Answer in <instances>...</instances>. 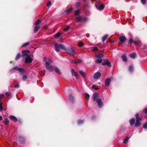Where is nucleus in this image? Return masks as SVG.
I'll return each mask as SVG.
<instances>
[{
    "label": "nucleus",
    "instance_id": "obj_2",
    "mask_svg": "<svg viewBox=\"0 0 147 147\" xmlns=\"http://www.w3.org/2000/svg\"><path fill=\"white\" fill-rule=\"evenodd\" d=\"M104 55L102 53H99L96 55L95 56L96 58L97 59L95 61L96 63H100L102 62V59H101L104 57Z\"/></svg>",
    "mask_w": 147,
    "mask_h": 147
},
{
    "label": "nucleus",
    "instance_id": "obj_34",
    "mask_svg": "<svg viewBox=\"0 0 147 147\" xmlns=\"http://www.w3.org/2000/svg\"><path fill=\"white\" fill-rule=\"evenodd\" d=\"M91 50L92 51H96L98 50V48L97 47H92L91 48Z\"/></svg>",
    "mask_w": 147,
    "mask_h": 147
},
{
    "label": "nucleus",
    "instance_id": "obj_21",
    "mask_svg": "<svg viewBox=\"0 0 147 147\" xmlns=\"http://www.w3.org/2000/svg\"><path fill=\"white\" fill-rule=\"evenodd\" d=\"M79 73L81 76L83 78H85L86 77V75L84 72L82 70H80L79 71Z\"/></svg>",
    "mask_w": 147,
    "mask_h": 147
},
{
    "label": "nucleus",
    "instance_id": "obj_24",
    "mask_svg": "<svg viewBox=\"0 0 147 147\" xmlns=\"http://www.w3.org/2000/svg\"><path fill=\"white\" fill-rule=\"evenodd\" d=\"M61 35V32H58L55 35L54 38H58Z\"/></svg>",
    "mask_w": 147,
    "mask_h": 147
},
{
    "label": "nucleus",
    "instance_id": "obj_64",
    "mask_svg": "<svg viewBox=\"0 0 147 147\" xmlns=\"http://www.w3.org/2000/svg\"><path fill=\"white\" fill-rule=\"evenodd\" d=\"M19 122H20V121H19Z\"/></svg>",
    "mask_w": 147,
    "mask_h": 147
},
{
    "label": "nucleus",
    "instance_id": "obj_14",
    "mask_svg": "<svg viewBox=\"0 0 147 147\" xmlns=\"http://www.w3.org/2000/svg\"><path fill=\"white\" fill-rule=\"evenodd\" d=\"M111 82V80L110 78L106 79L105 81V84L106 86L107 87L109 85L110 83Z\"/></svg>",
    "mask_w": 147,
    "mask_h": 147
},
{
    "label": "nucleus",
    "instance_id": "obj_10",
    "mask_svg": "<svg viewBox=\"0 0 147 147\" xmlns=\"http://www.w3.org/2000/svg\"><path fill=\"white\" fill-rule=\"evenodd\" d=\"M101 73L99 72H96L94 75L93 77L95 79H98L101 76Z\"/></svg>",
    "mask_w": 147,
    "mask_h": 147
},
{
    "label": "nucleus",
    "instance_id": "obj_29",
    "mask_svg": "<svg viewBox=\"0 0 147 147\" xmlns=\"http://www.w3.org/2000/svg\"><path fill=\"white\" fill-rule=\"evenodd\" d=\"M71 72L73 75L74 76L76 77H77V74L74 69H71Z\"/></svg>",
    "mask_w": 147,
    "mask_h": 147
},
{
    "label": "nucleus",
    "instance_id": "obj_40",
    "mask_svg": "<svg viewBox=\"0 0 147 147\" xmlns=\"http://www.w3.org/2000/svg\"><path fill=\"white\" fill-rule=\"evenodd\" d=\"M133 67L132 65L129 66V70L130 72H132L133 71Z\"/></svg>",
    "mask_w": 147,
    "mask_h": 147
},
{
    "label": "nucleus",
    "instance_id": "obj_44",
    "mask_svg": "<svg viewBox=\"0 0 147 147\" xmlns=\"http://www.w3.org/2000/svg\"><path fill=\"white\" fill-rule=\"evenodd\" d=\"M84 123V121L83 120H79L78 122V124L80 125L83 123Z\"/></svg>",
    "mask_w": 147,
    "mask_h": 147
},
{
    "label": "nucleus",
    "instance_id": "obj_51",
    "mask_svg": "<svg viewBox=\"0 0 147 147\" xmlns=\"http://www.w3.org/2000/svg\"><path fill=\"white\" fill-rule=\"evenodd\" d=\"M27 78V76L25 75L24 76H23V78H22L23 79V80H25Z\"/></svg>",
    "mask_w": 147,
    "mask_h": 147
},
{
    "label": "nucleus",
    "instance_id": "obj_28",
    "mask_svg": "<svg viewBox=\"0 0 147 147\" xmlns=\"http://www.w3.org/2000/svg\"><path fill=\"white\" fill-rule=\"evenodd\" d=\"M81 13L80 10L79 9L75 11L74 15L75 16H78L80 15Z\"/></svg>",
    "mask_w": 147,
    "mask_h": 147
},
{
    "label": "nucleus",
    "instance_id": "obj_35",
    "mask_svg": "<svg viewBox=\"0 0 147 147\" xmlns=\"http://www.w3.org/2000/svg\"><path fill=\"white\" fill-rule=\"evenodd\" d=\"M121 57L123 61H127L126 56L125 55H123L121 56Z\"/></svg>",
    "mask_w": 147,
    "mask_h": 147
},
{
    "label": "nucleus",
    "instance_id": "obj_31",
    "mask_svg": "<svg viewBox=\"0 0 147 147\" xmlns=\"http://www.w3.org/2000/svg\"><path fill=\"white\" fill-rule=\"evenodd\" d=\"M82 60L80 59H77L76 61H74V64L80 63L82 62Z\"/></svg>",
    "mask_w": 147,
    "mask_h": 147
},
{
    "label": "nucleus",
    "instance_id": "obj_52",
    "mask_svg": "<svg viewBox=\"0 0 147 147\" xmlns=\"http://www.w3.org/2000/svg\"><path fill=\"white\" fill-rule=\"evenodd\" d=\"M80 4H81V3L80 2H78V3H76V7H78L80 5Z\"/></svg>",
    "mask_w": 147,
    "mask_h": 147
},
{
    "label": "nucleus",
    "instance_id": "obj_12",
    "mask_svg": "<svg viewBox=\"0 0 147 147\" xmlns=\"http://www.w3.org/2000/svg\"><path fill=\"white\" fill-rule=\"evenodd\" d=\"M17 138L18 140L20 142L23 143L24 142L25 139V138L21 136H18L17 137Z\"/></svg>",
    "mask_w": 147,
    "mask_h": 147
},
{
    "label": "nucleus",
    "instance_id": "obj_33",
    "mask_svg": "<svg viewBox=\"0 0 147 147\" xmlns=\"http://www.w3.org/2000/svg\"><path fill=\"white\" fill-rule=\"evenodd\" d=\"M108 35H105L103 36L102 38V40L103 42H104L106 39L108 38Z\"/></svg>",
    "mask_w": 147,
    "mask_h": 147
},
{
    "label": "nucleus",
    "instance_id": "obj_18",
    "mask_svg": "<svg viewBox=\"0 0 147 147\" xmlns=\"http://www.w3.org/2000/svg\"><path fill=\"white\" fill-rule=\"evenodd\" d=\"M10 119L14 122H16L17 121V118L13 115H11L10 117Z\"/></svg>",
    "mask_w": 147,
    "mask_h": 147
},
{
    "label": "nucleus",
    "instance_id": "obj_50",
    "mask_svg": "<svg viewBox=\"0 0 147 147\" xmlns=\"http://www.w3.org/2000/svg\"><path fill=\"white\" fill-rule=\"evenodd\" d=\"M5 94L7 96H11V94L9 92H6Z\"/></svg>",
    "mask_w": 147,
    "mask_h": 147
},
{
    "label": "nucleus",
    "instance_id": "obj_46",
    "mask_svg": "<svg viewBox=\"0 0 147 147\" xmlns=\"http://www.w3.org/2000/svg\"><path fill=\"white\" fill-rule=\"evenodd\" d=\"M141 2L142 4L143 5H145L146 3V0H141Z\"/></svg>",
    "mask_w": 147,
    "mask_h": 147
},
{
    "label": "nucleus",
    "instance_id": "obj_43",
    "mask_svg": "<svg viewBox=\"0 0 147 147\" xmlns=\"http://www.w3.org/2000/svg\"><path fill=\"white\" fill-rule=\"evenodd\" d=\"M91 88H92V89H95V90H98L99 89V88H98V87L96 88L95 87V85H92V86L91 87Z\"/></svg>",
    "mask_w": 147,
    "mask_h": 147
},
{
    "label": "nucleus",
    "instance_id": "obj_54",
    "mask_svg": "<svg viewBox=\"0 0 147 147\" xmlns=\"http://www.w3.org/2000/svg\"><path fill=\"white\" fill-rule=\"evenodd\" d=\"M4 96V95L3 94H1L0 95V98L2 99L3 98V97Z\"/></svg>",
    "mask_w": 147,
    "mask_h": 147
},
{
    "label": "nucleus",
    "instance_id": "obj_25",
    "mask_svg": "<svg viewBox=\"0 0 147 147\" xmlns=\"http://www.w3.org/2000/svg\"><path fill=\"white\" fill-rule=\"evenodd\" d=\"M136 120H138L139 121H140L142 120V119L139 117V114L137 113L135 115Z\"/></svg>",
    "mask_w": 147,
    "mask_h": 147
},
{
    "label": "nucleus",
    "instance_id": "obj_45",
    "mask_svg": "<svg viewBox=\"0 0 147 147\" xmlns=\"http://www.w3.org/2000/svg\"><path fill=\"white\" fill-rule=\"evenodd\" d=\"M84 46V44L82 42H80L78 44V46L79 47H82Z\"/></svg>",
    "mask_w": 147,
    "mask_h": 147
},
{
    "label": "nucleus",
    "instance_id": "obj_48",
    "mask_svg": "<svg viewBox=\"0 0 147 147\" xmlns=\"http://www.w3.org/2000/svg\"><path fill=\"white\" fill-rule=\"evenodd\" d=\"M143 128L144 129L147 128V122L145 123L143 125Z\"/></svg>",
    "mask_w": 147,
    "mask_h": 147
},
{
    "label": "nucleus",
    "instance_id": "obj_60",
    "mask_svg": "<svg viewBox=\"0 0 147 147\" xmlns=\"http://www.w3.org/2000/svg\"><path fill=\"white\" fill-rule=\"evenodd\" d=\"M50 63H51V62H52V61H51L50 60H49V61H48Z\"/></svg>",
    "mask_w": 147,
    "mask_h": 147
},
{
    "label": "nucleus",
    "instance_id": "obj_37",
    "mask_svg": "<svg viewBox=\"0 0 147 147\" xmlns=\"http://www.w3.org/2000/svg\"><path fill=\"white\" fill-rule=\"evenodd\" d=\"M72 10L73 8H70L69 9H67L66 10V13H69L70 12L72 11Z\"/></svg>",
    "mask_w": 147,
    "mask_h": 147
},
{
    "label": "nucleus",
    "instance_id": "obj_23",
    "mask_svg": "<svg viewBox=\"0 0 147 147\" xmlns=\"http://www.w3.org/2000/svg\"><path fill=\"white\" fill-rule=\"evenodd\" d=\"M3 123L5 125H7L9 123V121L7 118H5L3 121Z\"/></svg>",
    "mask_w": 147,
    "mask_h": 147
},
{
    "label": "nucleus",
    "instance_id": "obj_58",
    "mask_svg": "<svg viewBox=\"0 0 147 147\" xmlns=\"http://www.w3.org/2000/svg\"><path fill=\"white\" fill-rule=\"evenodd\" d=\"M3 118L0 115V121L2 120Z\"/></svg>",
    "mask_w": 147,
    "mask_h": 147
},
{
    "label": "nucleus",
    "instance_id": "obj_6",
    "mask_svg": "<svg viewBox=\"0 0 147 147\" xmlns=\"http://www.w3.org/2000/svg\"><path fill=\"white\" fill-rule=\"evenodd\" d=\"M65 50H66L67 51V52L69 54L72 55L73 56L76 54V53L74 50L71 47H69L67 49L65 47Z\"/></svg>",
    "mask_w": 147,
    "mask_h": 147
},
{
    "label": "nucleus",
    "instance_id": "obj_41",
    "mask_svg": "<svg viewBox=\"0 0 147 147\" xmlns=\"http://www.w3.org/2000/svg\"><path fill=\"white\" fill-rule=\"evenodd\" d=\"M134 40H133L131 38H130L129 39V43L131 44L132 43H134Z\"/></svg>",
    "mask_w": 147,
    "mask_h": 147
},
{
    "label": "nucleus",
    "instance_id": "obj_61",
    "mask_svg": "<svg viewBox=\"0 0 147 147\" xmlns=\"http://www.w3.org/2000/svg\"><path fill=\"white\" fill-rule=\"evenodd\" d=\"M2 99L0 98V102H2Z\"/></svg>",
    "mask_w": 147,
    "mask_h": 147
},
{
    "label": "nucleus",
    "instance_id": "obj_11",
    "mask_svg": "<svg viewBox=\"0 0 147 147\" xmlns=\"http://www.w3.org/2000/svg\"><path fill=\"white\" fill-rule=\"evenodd\" d=\"M32 62V59L29 56H27L25 59V63H30Z\"/></svg>",
    "mask_w": 147,
    "mask_h": 147
},
{
    "label": "nucleus",
    "instance_id": "obj_17",
    "mask_svg": "<svg viewBox=\"0 0 147 147\" xmlns=\"http://www.w3.org/2000/svg\"><path fill=\"white\" fill-rule=\"evenodd\" d=\"M69 98L70 102L73 103L74 100V96L70 94L69 96Z\"/></svg>",
    "mask_w": 147,
    "mask_h": 147
},
{
    "label": "nucleus",
    "instance_id": "obj_7",
    "mask_svg": "<svg viewBox=\"0 0 147 147\" xmlns=\"http://www.w3.org/2000/svg\"><path fill=\"white\" fill-rule=\"evenodd\" d=\"M103 62L102 63V65L103 66L107 65L108 67H111V63L107 59H103L102 60Z\"/></svg>",
    "mask_w": 147,
    "mask_h": 147
},
{
    "label": "nucleus",
    "instance_id": "obj_27",
    "mask_svg": "<svg viewBox=\"0 0 147 147\" xmlns=\"http://www.w3.org/2000/svg\"><path fill=\"white\" fill-rule=\"evenodd\" d=\"M22 56L20 53H18L15 58V60H17L18 59L20 58Z\"/></svg>",
    "mask_w": 147,
    "mask_h": 147
},
{
    "label": "nucleus",
    "instance_id": "obj_63",
    "mask_svg": "<svg viewBox=\"0 0 147 147\" xmlns=\"http://www.w3.org/2000/svg\"><path fill=\"white\" fill-rule=\"evenodd\" d=\"M47 26L45 27V29H46L47 28Z\"/></svg>",
    "mask_w": 147,
    "mask_h": 147
},
{
    "label": "nucleus",
    "instance_id": "obj_38",
    "mask_svg": "<svg viewBox=\"0 0 147 147\" xmlns=\"http://www.w3.org/2000/svg\"><path fill=\"white\" fill-rule=\"evenodd\" d=\"M129 139V137H127L125 138L123 142L125 144L127 143Z\"/></svg>",
    "mask_w": 147,
    "mask_h": 147
},
{
    "label": "nucleus",
    "instance_id": "obj_42",
    "mask_svg": "<svg viewBox=\"0 0 147 147\" xmlns=\"http://www.w3.org/2000/svg\"><path fill=\"white\" fill-rule=\"evenodd\" d=\"M30 44V43L28 42H26L22 46V47H24L25 46H27L29 45Z\"/></svg>",
    "mask_w": 147,
    "mask_h": 147
},
{
    "label": "nucleus",
    "instance_id": "obj_22",
    "mask_svg": "<svg viewBox=\"0 0 147 147\" xmlns=\"http://www.w3.org/2000/svg\"><path fill=\"white\" fill-rule=\"evenodd\" d=\"M135 121V120L134 118H132V119H131L129 120L130 125L131 126L133 125L134 124Z\"/></svg>",
    "mask_w": 147,
    "mask_h": 147
},
{
    "label": "nucleus",
    "instance_id": "obj_36",
    "mask_svg": "<svg viewBox=\"0 0 147 147\" xmlns=\"http://www.w3.org/2000/svg\"><path fill=\"white\" fill-rule=\"evenodd\" d=\"M41 22V21L40 19L38 20L35 23V25H37L40 24Z\"/></svg>",
    "mask_w": 147,
    "mask_h": 147
},
{
    "label": "nucleus",
    "instance_id": "obj_49",
    "mask_svg": "<svg viewBox=\"0 0 147 147\" xmlns=\"http://www.w3.org/2000/svg\"><path fill=\"white\" fill-rule=\"evenodd\" d=\"M69 26H68L67 27V28H64L63 29V30L64 31H67L69 29Z\"/></svg>",
    "mask_w": 147,
    "mask_h": 147
},
{
    "label": "nucleus",
    "instance_id": "obj_13",
    "mask_svg": "<svg viewBox=\"0 0 147 147\" xmlns=\"http://www.w3.org/2000/svg\"><path fill=\"white\" fill-rule=\"evenodd\" d=\"M119 40H120L119 43L123 44L125 42L126 38L125 36H121L119 37Z\"/></svg>",
    "mask_w": 147,
    "mask_h": 147
},
{
    "label": "nucleus",
    "instance_id": "obj_56",
    "mask_svg": "<svg viewBox=\"0 0 147 147\" xmlns=\"http://www.w3.org/2000/svg\"><path fill=\"white\" fill-rule=\"evenodd\" d=\"M143 112H144L145 114L147 113V108L145 109H144Z\"/></svg>",
    "mask_w": 147,
    "mask_h": 147
},
{
    "label": "nucleus",
    "instance_id": "obj_53",
    "mask_svg": "<svg viewBox=\"0 0 147 147\" xmlns=\"http://www.w3.org/2000/svg\"><path fill=\"white\" fill-rule=\"evenodd\" d=\"M69 61L71 63H74V61L72 59H70L69 60Z\"/></svg>",
    "mask_w": 147,
    "mask_h": 147
},
{
    "label": "nucleus",
    "instance_id": "obj_3",
    "mask_svg": "<svg viewBox=\"0 0 147 147\" xmlns=\"http://www.w3.org/2000/svg\"><path fill=\"white\" fill-rule=\"evenodd\" d=\"M88 18L86 17H83V16L81 15L79 16L76 18L75 20L77 22H80L82 21L85 22H87Z\"/></svg>",
    "mask_w": 147,
    "mask_h": 147
},
{
    "label": "nucleus",
    "instance_id": "obj_30",
    "mask_svg": "<svg viewBox=\"0 0 147 147\" xmlns=\"http://www.w3.org/2000/svg\"><path fill=\"white\" fill-rule=\"evenodd\" d=\"M136 55V53H131V54L130 55V57L132 59H134L135 58Z\"/></svg>",
    "mask_w": 147,
    "mask_h": 147
},
{
    "label": "nucleus",
    "instance_id": "obj_55",
    "mask_svg": "<svg viewBox=\"0 0 147 147\" xmlns=\"http://www.w3.org/2000/svg\"><path fill=\"white\" fill-rule=\"evenodd\" d=\"M19 87V85L18 84H17L16 85V86H14V88H18Z\"/></svg>",
    "mask_w": 147,
    "mask_h": 147
},
{
    "label": "nucleus",
    "instance_id": "obj_9",
    "mask_svg": "<svg viewBox=\"0 0 147 147\" xmlns=\"http://www.w3.org/2000/svg\"><path fill=\"white\" fill-rule=\"evenodd\" d=\"M30 53V51L29 50H23L22 51V57H24L25 56H27L28 55V53Z\"/></svg>",
    "mask_w": 147,
    "mask_h": 147
},
{
    "label": "nucleus",
    "instance_id": "obj_16",
    "mask_svg": "<svg viewBox=\"0 0 147 147\" xmlns=\"http://www.w3.org/2000/svg\"><path fill=\"white\" fill-rule=\"evenodd\" d=\"M98 97V94L97 93H94L92 96V98L94 101L96 100V99Z\"/></svg>",
    "mask_w": 147,
    "mask_h": 147
},
{
    "label": "nucleus",
    "instance_id": "obj_32",
    "mask_svg": "<svg viewBox=\"0 0 147 147\" xmlns=\"http://www.w3.org/2000/svg\"><path fill=\"white\" fill-rule=\"evenodd\" d=\"M134 43L135 45H137L141 44V42L140 40H136L134 41Z\"/></svg>",
    "mask_w": 147,
    "mask_h": 147
},
{
    "label": "nucleus",
    "instance_id": "obj_1",
    "mask_svg": "<svg viewBox=\"0 0 147 147\" xmlns=\"http://www.w3.org/2000/svg\"><path fill=\"white\" fill-rule=\"evenodd\" d=\"M44 61L45 62V65L46 66V69L50 72L53 71L55 66H52L50 65L49 62L47 61L46 58H44Z\"/></svg>",
    "mask_w": 147,
    "mask_h": 147
},
{
    "label": "nucleus",
    "instance_id": "obj_19",
    "mask_svg": "<svg viewBox=\"0 0 147 147\" xmlns=\"http://www.w3.org/2000/svg\"><path fill=\"white\" fill-rule=\"evenodd\" d=\"M141 125V123L140 122V121H138V120H136V122L134 124V126L135 127H137L138 126H140Z\"/></svg>",
    "mask_w": 147,
    "mask_h": 147
},
{
    "label": "nucleus",
    "instance_id": "obj_15",
    "mask_svg": "<svg viewBox=\"0 0 147 147\" xmlns=\"http://www.w3.org/2000/svg\"><path fill=\"white\" fill-rule=\"evenodd\" d=\"M96 101L98 104V107L99 108H101L102 106V103L101 102V99L99 98H98L96 100Z\"/></svg>",
    "mask_w": 147,
    "mask_h": 147
},
{
    "label": "nucleus",
    "instance_id": "obj_20",
    "mask_svg": "<svg viewBox=\"0 0 147 147\" xmlns=\"http://www.w3.org/2000/svg\"><path fill=\"white\" fill-rule=\"evenodd\" d=\"M54 70L55 71V72L57 73L58 74H61V72L60 70L55 66Z\"/></svg>",
    "mask_w": 147,
    "mask_h": 147
},
{
    "label": "nucleus",
    "instance_id": "obj_47",
    "mask_svg": "<svg viewBox=\"0 0 147 147\" xmlns=\"http://www.w3.org/2000/svg\"><path fill=\"white\" fill-rule=\"evenodd\" d=\"M51 5V2L50 1H49L48 2H47V3L46 5L47 7H49V6Z\"/></svg>",
    "mask_w": 147,
    "mask_h": 147
},
{
    "label": "nucleus",
    "instance_id": "obj_4",
    "mask_svg": "<svg viewBox=\"0 0 147 147\" xmlns=\"http://www.w3.org/2000/svg\"><path fill=\"white\" fill-rule=\"evenodd\" d=\"M54 46L55 48V50L57 52H59L60 49H65V47L62 44H58L57 43H55L54 44Z\"/></svg>",
    "mask_w": 147,
    "mask_h": 147
},
{
    "label": "nucleus",
    "instance_id": "obj_26",
    "mask_svg": "<svg viewBox=\"0 0 147 147\" xmlns=\"http://www.w3.org/2000/svg\"><path fill=\"white\" fill-rule=\"evenodd\" d=\"M40 28V26L37 25H35V26L34 27V31L35 32H36Z\"/></svg>",
    "mask_w": 147,
    "mask_h": 147
},
{
    "label": "nucleus",
    "instance_id": "obj_5",
    "mask_svg": "<svg viewBox=\"0 0 147 147\" xmlns=\"http://www.w3.org/2000/svg\"><path fill=\"white\" fill-rule=\"evenodd\" d=\"M102 2L99 1L96 4L95 6L96 8L99 10H102L105 7V6L103 4H101Z\"/></svg>",
    "mask_w": 147,
    "mask_h": 147
},
{
    "label": "nucleus",
    "instance_id": "obj_59",
    "mask_svg": "<svg viewBox=\"0 0 147 147\" xmlns=\"http://www.w3.org/2000/svg\"><path fill=\"white\" fill-rule=\"evenodd\" d=\"M111 41L112 42H115V41L113 40H111Z\"/></svg>",
    "mask_w": 147,
    "mask_h": 147
},
{
    "label": "nucleus",
    "instance_id": "obj_8",
    "mask_svg": "<svg viewBox=\"0 0 147 147\" xmlns=\"http://www.w3.org/2000/svg\"><path fill=\"white\" fill-rule=\"evenodd\" d=\"M12 69L19 71L22 74H23L24 72V71L23 68L18 67L17 66H16L13 67Z\"/></svg>",
    "mask_w": 147,
    "mask_h": 147
},
{
    "label": "nucleus",
    "instance_id": "obj_39",
    "mask_svg": "<svg viewBox=\"0 0 147 147\" xmlns=\"http://www.w3.org/2000/svg\"><path fill=\"white\" fill-rule=\"evenodd\" d=\"M85 95L86 96V99L87 100H88L89 99L90 96L89 94L87 93H85Z\"/></svg>",
    "mask_w": 147,
    "mask_h": 147
},
{
    "label": "nucleus",
    "instance_id": "obj_57",
    "mask_svg": "<svg viewBox=\"0 0 147 147\" xmlns=\"http://www.w3.org/2000/svg\"><path fill=\"white\" fill-rule=\"evenodd\" d=\"M0 108L3 109V107L2 106V102H0Z\"/></svg>",
    "mask_w": 147,
    "mask_h": 147
},
{
    "label": "nucleus",
    "instance_id": "obj_62",
    "mask_svg": "<svg viewBox=\"0 0 147 147\" xmlns=\"http://www.w3.org/2000/svg\"><path fill=\"white\" fill-rule=\"evenodd\" d=\"M86 0H84V2H86Z\"/></svg>",
    "mask_w": 147,
    "mask_h": 147
}]
</instances>
